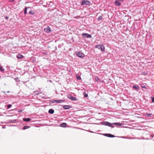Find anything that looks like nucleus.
I'll return each mask as SVG.
<instances>
[{"label": "nucleus", "mask_w": 154, "mask_h": 154, "mask_svg": "<svg viewBox=\"0 0 154 154\" xmlns=\"http://www.w3.org/2000/svg\"><path fill=\"white\" fill-rule=\"evenodd\" d=\"M95 47L96 48H98L99 49H100L102 51H104L105 49L104 46L101 45H97Z\"/></svg>", "instance_id": "f257e3e1"}, {"label": "nucleus", "mask_w": 154, "mask_h": 154, "mask_svg": "<svg viewBox=\"0 0 154 154\" xmlns=\"http://www.w3.org/2000/svg\"><path fill=\"white\" fill-rule=\"evenodd\" d=\"M76 54L77 56L83 58L85 56L84 54H83L81 51L77 52L76 53Z\"/></svg>", "instance_id": "f03ea898"}, {"label": "nucleus", "mask_w": 154, "mask_h": 154, "mask_svg": "<svg viewBox=\"0 0 154 154\" xmlns=\"http://www.w3.org/2000/svg\"><path fill=\"white\" fill-rule=\"evenodd\" d=\"M90 2L89 1H83L82 2V5H89L90 4Z\"/></svg>", "instance_id": "7ed1b4c3"}, {"label": "nucleus", "mask_w": 154, "mask_h": 154, "mask_svg": "<svg viewBox=\"0 0 154 154\" xmlns=\"http://www.w3.org/2000/svg\"><path fill=\"white\" fill-rule=\"evenodd\" d=\"M44 31L45 32L49 33L51 32V28L49 26H47L46 28H45Z\"/></svg>", "instance_id": "20e7f679"}, {"label": "nucleus", "mask_w": 154, "mask_h": 154, "mask_svg": "<svg viewBox=\"0 0 154 154\" xmlns=\"http://www.w3.org/2000/svg\"><path fill=\"white\" fill-rule=\"evenodd\" d=\"M67 97L72 100L75 101L77 100V99L75 97H72L70 95H67Z\"/></svg>", "instance_id": "39448f33"}, {"label": "nucleus", "mask_w": 154, "mask_h": 154, "mask_svg": "<svg viewBox=\"0 0 154 154\" xmlns=\"http://www.w3.org/2000/svg\"><path fill=\"white\" fill-rule=\"evenodd\" d=\"M104 124L105 125L109 126L110 127H112V128H113L114 127V126L113 125V124H112V123L109 122H105Z\"/></svg>", "instance_id": "423d86ee"}, {"label": "nucleus", "mask_w": 154, "mask_h": 154, "mask_svg": "<svg viewBox=\"0 0 154 154\" xmlns=\"http://www.w3.org/2000/svg\"><path fill=\"white\" fill-rule=\"evenodd\" d=\"M104 135L106 136L110 137H115L114 135L109 134H105Z\"/></svg>", "instance_id": "0eeeda50"}, {"label": "nucleus", "mask_w": 154, "mask_h": 154, "mask_svg": "<svg viewBox=\"0 0 154 154\" xmlns=\"http://www.w3.org/2000/svg\"><path fill=\"white\" fill-rule=\"evenodd\" d=\"M64 101V100H54L52 103L56 102L57 103H59L62 102Z\"/></svg>", "instance_id": "6e6552de"}, {"label": "nucleus", "mask_w": 154, "mask_h": 154, "mask_svg": "<svg viewBox=\"0 0 154 154\" xmlns=\"http://www.w3.org/2000/svg\"><path fill=\"white\" fill-rule=\"evenodd\" d=\"M119 1L118 0H116L115 2V3L116 6H120L121 5V3L119 2Z\"/></svg>", "instance_id": "1a4fd4ad"}, {"label": "nucleus", "mask_w": 154, "mask_h": 154, "mask_svg": "<svg viewBox=\"0 0 154 154\" xmlns=\"http://www.w3.org/2000/svg\"><path fill=\"white\" fill-rule=\"evenodd\" d=\"M23 120L24 121L26 122H29V121L31 120V119L29 118H23Z\"/></svg>", "instance_id": "9d476101"}, {"label": "nucleus", "mask_w": 154, "mask_h": 154, "mask_svg": "<svg viewBox=\"0 0 154 154\" xmlns=\"http://www.w3.org/2000/svg\"><path fill=\"white\" fill-rule=\"evenodd\" d=\"M113 124H114L115 125H117V126H122V124L120 123H113Z\"/></svg>", "instance_id": "9b49d317"}, {"label": "nucleus", "mask_w": 154, "mask_h": 154, "mask_svg": "<svg viewBox=\"0 0 154 154\" xmlns=\"http://www.w3.org/2000/svg\"><path fill=\"white\" fill-rule=\"evenodd\" d=\"M83 35H86L87 38H91V35L90 34H88V33H83Z\"/></svg>", "instance_id": "f8f14e48"}, {"label": "nucleus", "mask_w": 154, "mask_h": 154, "mask_svg": "<svg viewBox=\"0 0 154 154\" xmlns=\"http://www.w3.org/2000/svg\"><path fill=\"white\" fill-rule=\"evenodd\" d=\"M23 56L20 54H19L17 55V57L19 59H20L23 58Z\"/></svg>", "instance_id": "ddd939ff"}, {"label": "nucleus", "mask_w": 154, "mask_h": 154, "mask_svg": "<svg viewBox=\"0 0 154 154\" xmlns=\"http://www.w3.org/2000/svg\"><path fill=\"white\" fill-rule=\"evenodd\" d=\"M49 113L52 114L54 112V110L52 109H50L48 111Z\"/></svg>", "instance_id": "4468645a"}, {"label": "nucleus", "mask_w": 154, "mask_h": 154, "mask_svg": "<svg viewBox=\"0 0 154 154\" xmlns=\"http://www.w3.org/2000/svg\"><path fill=\"white\" fill-rule=\"evenodd\" d=\"M133 88L134 89H139V87L137 85H134L133 86Z\"/></svg>", "instance_id": "2eb2a0df"}, {"label": "nucleus", "mask_w": 154, "mask_h": 154, "mask_svg": "<svg viewBox=\"0 0 154 154\" xmlns=\"http://www.w3.org/2000/svg\"><path fill=\"white\" fill-rule=\"evenodd\" d=\"M66 123H63L61 124V126L65 127L66 126Z\"/></svg>", "instance_id": "dca6fc26"}, {"label": "nucleus", "mask_w": 154, "mask_h": 154, "mask_svg": "<svg viewBox=\"0 0 154 154\" xmlns=\"http://www.w3.org/2000/svg\"><path fill=\"white\" fill-rule=\"evenodd\" d=\"M35 13L34 11H30L29 12V14L32 15H34L35 14Z\"/></svg>", "instance_id": "f3484780"}, {"label": "nucleus", "mask_w": 154, "mask_h": 154, "mask_svg": "<svg viewBox=\"0 0 154 154\" xmlns=\"http://www.w3.org/2000/svg\"><path fill=\"white\" fill-rule=\"evenodd\" d=\"M63 108L65 109H68L69 108V106H64Z\"/></svg>", "instance_id": "a211bd4d"}, {"label": "nucleus", "mask_w": 154, "mask_h": 154, "mask_svg": "<svg viewBox=\"0 0 154 154\" xmlns=\"http://www.w3.org/2000/svg\"><path fill=\"white\" fill-rule=\"evenodd\" d=\"M30 127V126H24L23 127V129H28Z\"/></svg>", "instance_id": "6ab92c4d"}, {"label": "nucleus", "mask_w": 154, "mask_h": 154, "mask_svg": "<svg viewBox=\"0 0 154 154\" xmlns=\"http://www.w3.org/2000/svg\"><path fill=\"white\" fill-rule=\"evenodd\" d=\"M152 115V114H150V113L146 114H145V116L146 117H149V116H151Z\"/></svg>", "instance_id": "aec40b11"}, {"label": "nucleus", "mask_w": 154, "mask_h": 154, "mask_svg": "<svg viewBox=\"0 0 154 154\" xmlns=\"http://www.w3.org/2000/svg\"><path fill=\"white\" fill-rule=\"evenodd\" d=\"M27 8L26 7L25 8V10H24V14H26L27 13Z\"/></svg>", "instance_id": "412c9836"}, {"label": "nucleus", "mask_w": 154, "mask_h": 154, "mask_svg": "<svg viewBox=\"0 0 154 154\" xmlns=\"http://www.w3.org/2000/svg\"><path fill=\"white\" fill-rule=\"evenodd\" d=\"M0 70L2 71V72H4V70L3 69L2 67V66H0Z\"/></svg>", "instance_id": "4be33fe9"}, {"label": "nucleus", "mask_w": 154, "mask_h": 154, "mask_svg": "<svg viewBox=\"0 0 154 154\" xmlns=\"http://www.w3.org/2000/svg\"><path fill=\"white\" fill-rule=\"evenodd\" d=\"M84 94L85 95V97H88V95L87 94H86L85 92L84 93Z\"/></svg>", "instance_id": "5701e85b"}, {"label": "nucleus", "mask_w": 154, "mask_h": 154, "mask_svg": "<svg viewBox=\"0 0 154 154\" xmlns=\"http://www.w3.org/2000/svg\"><path fill=\"white\" fill-rule=\"evenodd\" d=\"M77 79L78 80H79L81 79V78L80 76H77Z\"/></svg>", "instance_id": "b1692460"}, {"label": "nucleus", "mask_w": 154, "mask_h": 154, "mask_svg": "<svg viewBox=\"0 0 154 154\" xmlns=\"http://www.w3.org/2000/svg\"><path fill=\"white\" fill-rule=\"evenodd\" d=\"M102 16H100L99 18H98V19L99 20H102Z\"/></svg>", "instance_id": "393cba45"}, {"label": "nucleus", "mask_w": 154, "mask_h": 154, "mask_svg": "<svg viewBox=\"0 0 154 154\" xmlns=\"http://www.w3.org/2000/svg\"><path fill=\"white\" fill-rule=\"evenodd\" d=\"M11 106L12 105L11 104H9L7 106V107H8V108H10Z\"/></svg>", "instance_id": "a878e982"}, {"label": "nucleus", "mask_w": 154, "mask_h": 154, "mask_svg": "<svg viewBox=\"0 0 154 154\" xmlns=\"http://www.w3.org/2000/svg\"><path fill=\"white\" fill-rule=\"evenodd\" d=\"M23 111V110L20 109L18 111V112H22Z\"/></svg>", "instance_id": "bb28decb"}, {"label": "nucleus", "mask_w": 154, "mask_h": 154, "mask_svg": "<svg viewBox=\"0 0 154 154\" xmlns=\"http://www.w3.org/2000/svg\"><path fill=\"white\" fill-rule=\"evenodd\" d=\"M152 102H154V97H152Z\"/></svg>", "instance_id": "cd10ccee"}, {"label": "nucleus", "mask_w": 154, "mask_h": 154, "mask_svg": "<svg viewBox=\"0 0 154 154\" xmlns=\"http://www.w3.org/2000/svg\"><path fill=\"white\" fill-rule=\"evenodd\" d=\"M82 35L84 38H85L86 37V35H83V34Z\"/></svg>", "instance_id": "c85d7f7f"}, {"label": "nucleus", "mask_w": 154, "mask_h": 154, "mask_svg": "<svg viewBox=\"0 0 154 154\" xmlns=\"http://www.w3.org/2000/svg\"><path fill=\"white\" fill-rule=\"evenodd\" d=\"M141 87L143 88H144L145 89H146V88L145 86H141Z\"/></svg>", "instance_id": "c756f323"}, {"label": "nucleus", "mask_w": 154, "mask_h": 154, "mask_svg": "<svg viewBox=\"0 0 154 154\" xmlns=\"http://www.w3.org/2000/svg\"><path fill=\"white\" fill-rule=\"evenodd\" d=\"M95 79L97 81H98L99 80V79L98 78H96Z\"/></svg>", "instance_id": "7c9ffc66"}, {"label": "nucleus", "mask_w": 154, "mask_h": 154, "mask_svg": "<svg viewBox=\"0 0 154 154\" xmlns=\"http://www.w3.org/2000/svg\"><path fill=\"white\" fill-rule=\"evenodd\" d=\"M14 1V0H9V1L10 2H12Z\"/></svg>", "instance_id": "2f4dec72"}, {"label": "nucleus", "mask_w": 154, "mask_h": 154, "mask_svg": "<svg viewBox=\"0 0 154 154\" xmlns=\"http://www.w3.org/2000/svg\"><path fill=\"white\" fill-rule=\"evenodd\" d=\"M5 18L6 19H8V17L7 16H6L5 17Z\"/></svg>", "instance_id": "473e14b6"}, {"label": "nucleus", "mask_w": 154, "mask_h": 154, "mask_svg": "<svg viewBox=\"0 0 154 154\" xmlns=\"http://www.w3.org/2000/svg\"><path fill=\"white\" fill-rule=\"evenodd\" d=\"M118 1L119 2H123V1L124 0H118Z\"/></svg>", "instance_id": "72a5a7b5"}, {"label": "nucleus", "mask_w": 154, "mask_h": 154, "mask_svg": "<svg viewBox=\"0 0 154 154\" xmlns=\"http://www.w3.org/2000/svg\"><path fill=\"white\" fill-rule=\"evenodd\" d=\"M9 91H8V93H9Z\"/></svg>", "instance_id": "f704fd0d"}]
</instances>
